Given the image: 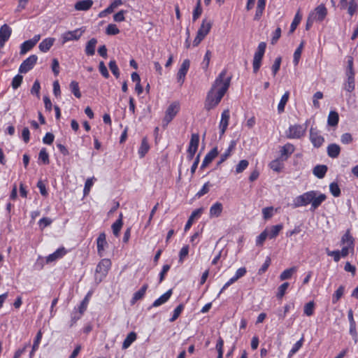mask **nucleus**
<instances>
[{
  "instance_id": "nucleus-1",
  "label": "nucleus",
  "mask_w": 358,
  "mask_h": 358,
  "mask_svg": "<svg viewBox=\"0 0 358 358\" xmlns=\"http://www.w3.org/2000/svg\"><path fill=\"white\" fill-rule=\"evenodd\" d=\"M226 74L227 71L224 69L217 77L208 92L204 104L206 110L209 111L218 105L229 89L231 77L226 78Z\"/></svg>"
},
{
  "instance_id": "nucleus-2",
  "label": "nucleus",
  "mask_w": 358,
  "mask_h": 358,
  "mask_svg": "<svg viewBox=\"0 0 358 358\" xmlns=\"http://www.w3.org/2000/svg\"><path fill=\"white\" fill-rule=\"evenodd\" d=\"M327 199L324 194L317 191H309L294 198L293 200V208H299L311 204L310 210L315 211Z\"/></svg>"
},
{
  "instance_id": "nucleus-3",
  "label": "nucleus",
  "mask_w": 358,
  "mask_h": 358,
  "mask_svg": "<svg viewBox=\"0 0 358 358\" xmlns=\"http://www.w3.org/2000/svg\"><path fill=\"white\" fill-rule=\"evenodd\" d=\"M306 131V125L294 124L290 125L286 131V137L289 139H299L304 136Z\"/></svg>"
},
{
  "instance_id": "nucleus-4",
  "label": "nucleus",
  "mask_w": 358,
  "mask_h": 358,
  "mask_svg": "<svg viewBox=\"0 0 358 358\" xmlns=\"http://www.w3.org/2000/svg\"><path fill=\"white\" fill-rule=\"evenodd\" d=\"M180 110V104L178 102H173L167 108L165 116L162 120V127H166L172 121Z\"/></svg>"
},
{
  "instance_id": "nucleus-5",
  "label": "nucleus",
  "mask_w": 358,
  "mask_h": 358,
  "mask_svg": "<svg viewBox=\"0 0 358 358\" xmlns=\"http://www.w3.org/2000/svg\"><path fill=\"white\" fill-rule=\"evenodd\" d=\"M85 29L83 27L76 29L73 31H68L62 34V44L66 43L70 41H78L82 36Z\"/></svg>"
},
{
  "instance_id": "nucleus-6",
  "label": "nucleus",
  "mask_w": 358,
  "mask_h": 358,
  "mask_svg": "<svg viewBox=\"0 0 358 358\" xmlns=\"http://www.w3.org/2000/svg\"><path fill=\"white\" fill-rule=\"evenodd\" d=\"M38 57L36 55H31L28 58L22 62L19 67V72L20 73H26L31 70L34 65L36 64Z\"/></svg>"
},
{
  "instance_id": "nucleus-7",
  "label": "nucleus",
  "mask_w": 358,
  "mask_h": 358,
  "mask_svg": "<svg viewBox=\"0 0 358 358\" xmlns=\"http://www.w3.org/2000/svg\"><path fill=\"white\" fill-rule=\"evenodd\" d=\"M110 266L111 262L109 259H103L99 262L96 268V273L101 274L99 281L106 276Z\"/></svg>"
},
{
  "instance_id": "nucleus-8",
  "label": "nucleus",
  "mask_w": 358,
  "mask_h": 358,
  "mask_svg": "<svg viewBox=\"0 0 358 358\" xmlns=\"http://www.w3.org/2000/svg\"><path fill=\"white\" fill-rule=\"evenodd\" d=\"M190 62L189 59H186L183 60L178 72L177 73V80L178 83L182 85L185 81V76L189 69Z\"/></svg>"
},
{
  "instance_id": "nucleus-9",
  "label": "nucleus",
  "mask_w": 358,
  "mask_h": 358,
  "mask_svg": "<svg viewBox=\"0 0 358 358\" xmlns=\"http://www.w3.org/2000/svg\"><path fill=\"white\" fill-rule=\"evenodd\" d=\"M310 140L315 148L320 147L324 141V138L320 134L319 131L313 127H311L310 129Z\"/></svg>"
},
{
  "instance_id": "nucleus-10",
  "label": "nucleus",
  "mask_w": 358,
  "mask_h": 358,
  "mask_svg": "<svg viewBox=\"0 0 358 358\" xmlns=\"http://www.w3.org/2000/svg\"><path fill=\"white\" fill-rule=\"evenodd\" d=\"M310 15H313L312 17L313 20L322 22L324 20L327 15V8L324 4H320L315 8V12Z\"/></svg>"
},
{
  "instance_id": "nucleus-11",
  "label": "nucleus",
  "mask_w": 358,
  "mask_h": 358,
  "mask_svg": "<svg viewBox=\"0 0 358 358\" xmlns=\"http://www.w3.org/2000/svg\"><path fill=\"white\" fill-rule=\"evenodd\" d=\"M11 28L7 25L3 24L0 28V47L2 48L5 45L6 42L9 39L11 35Z\"/></svg>"
},
{
  "instance_id": "nucleus-12",
  "label": "nucleus",
  "mask_w": 358,
  "mask_h": 358,
  "mask_svg": "<svg viewBox=\"0 0 358 358\" xmlns=\"http://www.w3.org/2000/svg\"><path fill=\"white\" fill-rule=\"evenodd\" d=\"M229 110H224L222 113L221 120L220 122V136H222L226 131V129H227L229 124Z\"/></svg>"
},
{
  "instance_id": "nucleus-13",
  "label": "nucleus",
  "mask_w": 358,
  "mask_h": 358,
  "mask_svg": "<svg viewBox=\"0 0 358 358\" xmlns=\"http://www.w3.org/2000/svg\"><path fill=\"white\" fill-rule=\"evenodd\" d=\"M218 150L217 148H213L210 152H208L205 156L202 164L200 166L201 169H205L212 161L217 156Z\"/></svg>"
},
{
  "instance_id": "nucleus-14",
  "label": "nucleus",
  "mask_w": 358,
  "mask_h": 358,
  "mask_svg": "<svg viewBox=\"0 0 358 358\" xmlns=\"http://www.w3.org/2000/svg\"><path fill=\"white\" fill-rule=\"evenodd\" d=\"M66 250L64 247L58 248L55 252L49 255L46 257V263L49 264L50 262L56 261L58 259L62 258L66 254Z\"/></svg>"
},
{
  "instance_id": "nucleus-15",
  "label": "nucleus",
  "mask_w": 358,
  "mask_h": 358,
  "mask_svg": "<svg viewBox=\"0 0 358 358\" xmlns=\"http://www.w3.org/2000/svg\"><path fill=\"white\" fill-rule=\"evenodd\" d=\"M96 245L98 254L100 257H102L104 247L108 245L105 233L103 232L99 235L96 239Z\"/></svg>"
},
{
  "instance_id": "nucleus-16",
  "label": "nucleus",
  "mask_w": 358,
  "mask_h": 358,
  "mask_svg": "<svg viewBox=\"0 0 358 358\" xmlns=\"http://www.w3.org/2000/svg\"><path fill=\"white\" fill-rule=\"evenodd\" d=\"M212 27V23L210 21L207 20L206 19L203 20L202 24L199 29L197 34L201 36L206 37V36L209 33Z\"/></svg>"
},
{
  "instance_id": "nucleus-17",
  "label": "nucleus",
  "mask_w": 358,
  "mask_h": 358,
  "mask_svg": "<svg viewBox=\"0 0 358 358\" xmlns=\"http://www.w3.org/2000/svg\"><path fill=\"white\" fill-rule=\"evenodd\" d=\"M341 245L350 246L352 248L355 246V239L350 234V230H347L346 232L342 236L341 239Z\"/></svg>"
},
{
  "instance_id": "nucleus-18",
  "label": "nucleus",
  "mask_w": 358,
  "mask_h": 358,
  "mask_svg": "<svg viewBox=\"0 0 358 358\" xmlns=\"http://www.w3.org/2000/svg\"><path fill=\"white\" fill-rule=\"evenodd\" d=\"M327 155L331 158H337L341 152V148L338 144L331 143L327 147Z\"/></svg>"
},
{
  "instance_id": "nucleus-19",
  "label": "nucleus",
  "mask_w": 358,
  "mask_h": 358,
  "mask_svg": "<svg viewBox=\"0 0 358 358\" xmlns=\"http://www.w3.org/2000/svg\"><path fill=\"white\" fill-rule=\"evenodd\" d=\"M172 294V289H169L166 292L162 294L159 298L156 299L151 306L152 307H158L165 303L171 297Z\"/></svg>"
},
{
  "instance_id": "nucleus-20",
  "label": "nucleus",
  "mask_w": 358,
  "mask_h": 358,
  "mask_svg": "<svg viewBox=\"0 0 358 358\" xmlns=\"http://www.w3.org/2000/svg\"><path fill=\"white\" fill-rule=\"evenodd\" d=\"M55 39L54 38H46L43 40L38 45L39 50L43 52H48L53 45Z\"/></svg>"
},
{
  "instance_id": "nucleus-21",
  "label": "nucleus",
  "mask_w": 358,
  "mask_h": 358,
  "mask_svg": "<svg viewBox=\"0 0 358 358\" xmlns=\"http://www.w3.org/2000/svg\"><path fill=\"white\" fill-rule=\"evenodd\" d=\"M93 5L92 0H80L76 3L75 9L77 10H87Z\"/></svg>"
},
{
  "instance_id": "nucleus-22",
  "label": "nucleus",
  "mask_w": 358,
  "mask_h": 358,
  "mask_svg": "<svg viewBox=\"0 0 358 358\" xmlns=\"http://www.w3.org/2000/svg\"><path fill=\"white\" fill-rule=\"evenodd\" d=\"M148 288V285L145 284L141 287V288L138 291L136 292L134 294L133 297L131 300V303L133 305L137 301L142 299L143 298V296H145V294Z\"/></svg>"
},
{
  "instance_id": "nucleus-23",
  "label": "nucleus",
  "mask_w": 358,
  "mask_h": 358,
  "mask_svg": "<svg viewBox=\"0 0 358 358\" xmlns=\"http://www.w3.org/2000/svg\"><path fill=\"white\" fill-rule=\"evenodd\" d=\"M202 212H203V208H201L194 210L192 213L190 217H189V219L185 226V231H187V230H189L190 229L191 226L192 225L194 218L200 217Z\"/></svg>"
},
{
  "instance_id": "nucleus-24",
  "label": "nucleus",
  "mask_w": 358,
  "mask_h": 358,
  "mask_svg": "<svg viewBox=\"0 0 358 358\" xmlns=\"http://www.w3.org/2000/svg\"><path fill=\"white\" fill-rule=\"evenodd\" d=\"M97 44V40L95 38H91L86 44L85 54L88 56H92L95 53V48Z\"/></svg>"
},
{
  "instance_id": "nucleus-25",
  "label": "nucleus",
  "mask_w": 358,
  "mask_h": 358,
  "mask_svg": "<svg viewBox=\"0 0 358 358\" xmlns=\"http://www.w3.org/2000/svg\"><path fill=\"white\" fill-rule=\"evenodd\" d=\"M236 145V142L234 141H231L229 148L226 150V151L221 155L220 160L217 162V166H220L224 162H225L227 158L231 155V151L234 149Z\"/></svg>"
},
{
  "instance_id": "nucleus-26",
  "label": "nucleus",
  "mask_w": 358,
  "mask_h": 358,
  "mask_svg": "<svg viewBox=\"0 0 358 358\" xmlns=\"http://www.w3.org/2000/svg\"><path fill=\"white\" fill-rule=\"evenodd\" d=\"M223 210V206L220 202H216L210 208V216L211 217H218L220 216Z\"/></svg>"
},
{
  "instance_id": "nucleus-27",
  "label": "nucleus",
  "mask_w": 358,
  "mask_h": 358,
  "mask_svg": "<svg viewBox=\"0 0 358 358\" xmlns=\"http://www.w3.org/2000/svg\"><path fill=\"white\" fill-rule=\"evenodd\" d=\"M327 166L326 165H317L313 170V174L318 178L321 179L325 176L327 171Z\"/></svg>"
},
{
  "instance_id": "nucleus-28",
  "label": "nucleus",
  "mask_w": 358,
  "mask_h": 358,
  "mask_svg": "<svg viewBox=\"0 0 358 358\" xmlns=\"http://www.w3.org/2000/svg\"><path fill=\"white\" fill-rule=\"evenodd\" d=\"M120 4H122L121 0H115L108 8L100 12L99 16L100 17H105L108 13L113 12L114 9Z\"/></svg>"
},
{
  "instance_id": "nucleus-29",
  "label": "nucleus",
  "mask_w": 358,
  "mask_h": 358,
  "mask_svg": "<svg viewBox=\"0 0 358 358\" xmlns=\"http://www.w3.org/2000/svg\"><path fill=\"white\" fill-rule=\"evenodd\" d=\"M122 225V214L121 213L119 218L112 224L113 233L115 236H119Z\"/></svg>"
},
{
  "instance_id": "nucleus-30",
  "label": "nucleus",
  "mask_w": 358,
  "mask_h": 358,
  "mask_svg": "<svg viewBox=\"0 0 358 358\" xmlns=\"http://www.w3.org/2000/svg\"><path fill=\"white\" fill-rule=\"evenodd\" d=\"M289 97V92L287 91L282 96L280 101L278 105V113H282L285 111V107L287 104Z\"/></svg>"
},
{
  "instance_id": "nucleus-31",
  "label": "nucleus",
  "mask_w": 358,
  "mask_h": 358,
  "mask_svg": "<svg viewBox=\"0 0 358 358\" xmlns=\"http://www.w3.org/2000/svg\"><path fill=\"white\" fill-rule=\"evenodd\" d=\"M338 121H339L338 113L334 110L330 111V113L328 115V119H327L328 125H329L331 127H335L338 124Z\"/></svg>"
},
{
  "instance_id": "nucleus-32",
  "label": "nucleus",
  "mask_w": 358,
  "mask_h": 358,
  "mask_svg": "<svg viewBox=\"0 0 358 358\" xmlns=\"http://www.w3.org/2000/svg\"><path fill=\"white\" fill-rule=\"evenodd\" d=\"M150 149V145L148 144V140L146 137H144L142 139L141 146L138 149V155L141 158L145 157V154L148 152Z\"/></svg>"
},
{
  "instance_id": "nucleus-33",
  "label": "nucleus",
  "mask_w": 358,
  "mask_h": 358,
  "mask_svg": "<svg viewBox=\"0 0 358 358\" xmlns=\"http://www.w3.org/2000/svg\"><path fill=\"white\" fill-rule=\"evenodd\" d=\"M136 334L134 331L129 333L122 343V349L128 348L136 339Z\"/></svg>"
},
{
  "instance_id": "nucleus-34",
  "label": "nucleus",
  "mask_w": 358,
  "mask_h": 358,
  "mask_svg": "<svg viewBox=\"0 0 358 358\" xmlns=\"http://www.w3.org/2000/svg\"><path fill=\"white\" fill-rule=\"evenodd\" d=\"M283 226L282 224L272 226L270 229H268V236L270 239L275 238L282 230Z\"/></svg>"
},
{
  "instance_id": "nucleus-35",
  "label": "nucleus",
  "mask_w": 358,
  "mask_h": 358,
  "mask_svg": "<svg viewBox=\"0 0 358 358\" xmlns=\"http://www.w3.org/2000/svg\"><path fill=\"white\" fill-rule=\"evenodd\" d=\"M296 270L297 268L296 266L285 269L280 275V280H285L291 278L292 275L296 271Z\"/></svg>"
},
{
  "instance_id": "nucleus-36",
  "label": "nucleus",
  "mask_w": 358,
  "mask_h": 358,
  "mask_svg": "<svg viewBox=\"0 0 358 358\" xmlns=\"http://www.w3.org/2000/svg\"><path fill=\"white\" fill-rule=\"evenodd\" d=\"M34 46L35 45L30 40L25 41L20 45V54L22 55L26 54L28 51L31 50Z\"/></svg>"
},
{
  "instance_id": "nucleus-37",
  "label": "nucleus",
  "mask_w": 358,
  "mask_h": 358,
  "mask_svg": "<svg viewBox=\"0 0 358 358\" xmlns=\"http://www.w3.org/2000/svg\"><path fill=\"white\" fill-rule=\"evenodd\" d=\"M303 46H304V42L302 41L299 45L298 46V48L295 50L294 51V59H293V63L295 66L298 65L299 62V60H300V57H301V52H302V50H303Z\"/></svg>"
},
{
  "instance_id": "nucleus-38",
  "label": "nucleus",
  "mask_w": 358,
  "mask_h": 358,
  "mask_svg": "<svg viewBox=\"0 0 358 358\" xmlns=\"http://www.w3.org/2000/svg\"><path fill=\"white\" fill-rule=\"evenodd\" d=\"M294 151V147L292 144L287 143L281 148V156H286V158Z\"/></svg>"
},
{
  "instance_id": "nucleus-39",
  "label": "nucleus",
  "mask_w": 358,
  "mask_h": 358,
  "mask_svg": "<svg viewBox=\"0 0 358 358\" xmlns=\"http://www.w3.org/2000/svg\"><path fill=\"white\" fill-rule=\"evenodd\" d=\"M70 90L76 98L81 97V93L80 92L79 85L77 81L73 80L69 85Z\"/></svg>"
},
{
  "instance_id": "nucleus-40",
  "label": "nucleus",
  "mask_w": 358,
  "mask_h": 358,
  "mask_svg": "<svg viewBox=\"0 0 358 358\" xmlns=\"http://www.w3.org/2000/svg\"><path fill=\"white\" fill-rule=\"evenodd\" d=\"M301 18H302V16L299 13V11H298L296 13L294 18L291 24L289 34H292L296 30L297 26L299 25V24L300 23V22L301 20Z\"/></svg>"
},
{
  "instance_id": "nucleus-41",
  "label": "nucleus",
  "mask_w": 358,
  "mask_h": 358,
  "mask_svg": "<svg viewBox=\"0 0 358 358\" xmlns=\"http://www.w3.org/2000/svg\"><path fill=\"white\" fill-rule=\"evenodd\" d=\"M199 143V135L198 134H192L189 144V148L197 150Z\"/></svg>"
},
{
  "instance_id": "nucleus-42",
  "label": "nucleus",
  "mask_w": 358,
  "mask_h": 358,
  "mask_svg": "<svg viewBox=\"0 0 358 358\" xmlns=\"http://www.w3.org/2000/svg\"><path fill=\"white\" fill-rule=\"evenodd\" d=\"M38 159L41 160L43 164H49L50 159H49V155L47 152V150L45 148H42L40 150L39 155H38Z\"/></svg>"
},
{
  "instance_id": "nucleus-43",
  "label": "nucleus",
  "mask_w": 358,
  "mask_h": 358,
  "mask_svg": "<svg viewBox=\"0 0 358 358\" xmlns=\"http://www.w3.org/2000/svg\"><path fill=\"white\" fill-rule=\"evenodd\" d=\"M345 290V287L343 285H341L335 292V293L333 294L332 296V303H336L341 298V296L343 295Z\"/></svg>"
},
{
  "instance_id": "nucleus-44",
  "label": "nucleus",
  "mask_w": 358,
  "mask_h": 358,
  "mask_svg": "<svg viewBox=\"0 0 358 358\" xmlns=\"http://www.w3.org/2000/svg\"><path fill=\"white\" fill-rule=\"evenodd\" d=\"M183 309H184V305L182 303L179 304L174 309L173 314L172 317L169 319V322H173L174 321H176L178 319V317L180 316L181 313L182 312Z\"/></svg>"
},
{
  "instance_id": "nucleus-45",
  "label": "nucleus",
  "mask_w": 358,
  "mask_h": 358,
  "mask_svg": "<svg viewBox=\"0 0 358 358\" xmlns=\"http://www.w3.org/2000/svg\"><path fill=\"white\" fill-rule=\"evenodd\" d=\"M266 48V44L264 42H261L257 47V50L255 53L254 57H258V58H263L265 50Z\"/></svg>"
},
{
  "instance_id": "nucleus-46",
  "label": "nucleus",
  "mask_w": 358,
  "mask_h": 358,
  "mask_svg": "<svg viewBox=\"0 0 358 358\" xmlns=\"http://www.w3.org/2000/svg\"><path fill=\"white\" fill-rule=\"evenodd\" d=\"M108 66L114 76L116 78H118L120 77V73L116 62L115 60H110L108 64Z\"/></svg>"
},
{
  "instance_id": "nucleus-47",
  "label": "nucleus",
  "mask_w": 358,
  "mask_h": 358,
  "mask_svg": "<svg viewBox=\"0 0 358 358\" xmlns=\"http://www.w3.org/2000/svg\"><path fill=\"white\" fill-rule=\"evenodd\" d=\"M315 303L313 301H309L304 306L303 312L307 316H311L314 313Z\"/></svg>"
},
{
  "instance_id": "nucleus-48",
  "label": "nucleus",
  "mask_w": 358,
  "mask_h": 358,
  "mask_svg": "<svg viewBox=\"0 0 358 358\" xmlns=\"http://www.w3.org/2000/svg\"><path fill=\"white\" fill-rule=\"evenodd\" d=\"M329 190L331 194L335 197H338L341 195V189L337 182H331L329 185Z\"/></svg>"
},
{
  "instance_id": "nucleus-49",
  "label": "nucleus",
  "mask_w": 358,
  "mask_h": 358,
  "mask_svg": "<svg viewBox=\"0 0 358 358\" xmlns=\"http://www.w3.org/2000/svg\"><path fill=\"white\" fill-rule=\"evenodd\" d=\"M202 13V8L201 6V0H198L196 7L193 11L192 20L196 21Z\"/></svg>"
},
{
  "instance_id": "nucleus-50",
  "label": "nucleus",
  "mask_w": 358,
  "mask_h": 358,
  "mask_svg": "<svg viewBox=\"0 0 358 358\" xmlns=\"http://www.w3.org/2000/svg\"><path fill=\"white\" fill-rule=\"evenodd\" d=\"M268 237V229H265L257 237L256 239V245L257 246H261L263 245L264 242L266 239V238Z\"/></svg>"
},
{
  "instance_id": "nucleus-51",
  "label": "nucleus",
  "mask_w": 358,
  "mask_h": 358,
  "mask_svg": "<svg viewBox=\"0 0 358 358\" xmlns=\"http://www.w3.org/2000/svg\"><path fill=\"white\" fill-rule=\"evenodd\" d=\"M92 293L90 292H89L87 295L85 296V297L84 298V299L82 301L80 306H79V312H80V314L82 315L84 311L86 310L87 308V306L88 304V301H89V298L90 297Z\"/></svg>"
},
{
  "instance_id": "nucleus-52",
  "label": "nucleus",
  "mask_w": 358,
  "mask_h": 358,
  "mask_svg": "<svg viewBox=\"0 0 358 358\" xmlns=\"http://www.w3.org/2000/svg\"><path fill=\"white\" fill-rule=\"evenodd\" d=\"M23 80V76L17 74L16 75L12 80L11 86L14 90H17L22 84Z\"/></svg>"
},
{
  "instance_id": "nucleus-53",
  "label": "nucleus",
  "mask_w": 358,
  "mask_h": 358,
  "mask_svg": "<svg viewBox=\"0 0 358 358\" xmlns=\"http://www.w3.org/2000/svg\"><path fill=\"white\" fill-rule=\"evenodd\" d=\"M106 33L108 35H116L120 33V29L115 24H109L106 29Z\"/></svg>"
},
{
  "instance_id": "nucleus-54",
  "label": "nucleus",
  "mask_w": 358,
  "mask_h": 358,
  "mask_svg": "<svg viewBox=\"0 0 358 358\" xmlns=\"http://www.w3.org/2000/svg\"><path fill=\"white\" fill-rule=\"evenodd\" d=\"M358 5L355 0H350L348 6V13L350 15L352 16L357 11Z\"/></svg>"
},
{
  "instance_id": "nucleus-55",
  "label": "nucleus",
  "mask_w": 358,
  "mask_h": 358,
  "mask_svg": "<svg viewBox=\"0 0 358 358\" xmlns=\"http://www.w3.org/2000/svg\"><path fill=\"white\" fill-rule=\"evenodd\" d=\"M269 166L273 171L279 172L281 171V169L282 168V164L281 163V162L279 159H277L273 160L270 163Z\"/></svg>"
},
{
  "instance_id": "nucleus-56",
  "label": "nucleus",
  "mask_w": 358,
  "mask_h": 358,
  "mask_svg": "<svg viewBox=\"0 0 358 358\" xmlns=\"http://www.w3.org/2000/svg\"><path fill=\"white\" fill-rule=\"evenodd\" d=\"M211 56H212L211 51L208 50L204 55L203 60L202 62V68L204 70H207V69L208 68Z\"/></svg>"
},
{
  "instance_id": "nucleus-57",
  "label": "nucleus",
  "mask_w": 358,
  "mask_h": 358,
  "mask_svg": "<svg viewBox=\"0 0 358 358\" xmlns=\"http://www.w3.org/2000/svg\"><path fill=\"white\" fill-rule=\"evenodd\" d=\"M303 343V337H302L299 341H298L292 347L291 350L289 352V357L292 356L295 353H296L302 347Z\"/></svg>"
},
{
  "instance_id": "nucleus-58",
  "label": "nucleus",
  "mask_w": 358,
  "mask_h": 358,
  "mask_svg": "<svg viewBox=\"0 0 358 358\" xmlns=\"http://www.w3.org/2000/svg\"><path fill=\"white\" fill-rule=\"evenodd\" d=\"M326 253L328 256L333 257L334 260L336 262H338L341 259V255L340 254V250L331 251L329 248H326Z\"/></svg>"
},
{
  "instance_id": "nucleus-59",
  "label": "nucleus",
  "mask_w": 358,
  "mask_h": 358,
  "mask_svg": "<svg viewBox=\"0 0 358 358\" xmlns=\"http://www.w3.org/2000/svg\"><path fill=\"white\" fill-rule=\"evenodd\" d=\"M248 160H241L236 167V172L238 173L243 172L248 166Z\"/></svg>"
},
{
  "instance_id": "nucleus-60",
  "label": "nucleus",
  "mask_w": 358,
  "mask_h": 358,
  "mask_svg": "<svg viewBox=\"0 0 358 358\" xmlns=\"http://www.w3.org/2000/svg\"><path fill=\"white\" fill-rule=\"evenodd\" d=\"M289 282L282 283L278 289L277 297L281 299L285 294L287 289L288 288Z\"/></svg>"
},
{
  "instance_id": "nucleus-61",
  "label": "nucleus",
  "mask_w": 358,
  "mask_h": 358,
  "mask_svg": "<svg viewBox=\"0 0 358 358\" xmlns=\"http://www.w3.org/2000/svg\"><path fill=\"white\" fill-rule=\"evenodd\" d=\"M354 251H355V246H352V248H350V246L344 245L342 248L341 250L340 251V254L342 257H345L349 255V253L353 254Z\"/></svg>"
},
{
  "instance_id": "nucleus-62",
  "label": "nucleus",
  "mask_w": 358,
  "mask_h": 358,
  "mask_svg": "<svg viewBox=\"0 0 358 358\" xmlns=\"http://www.w3.org/2000/svg\"><path fill=\"white\" fill-rule=\"evenodd\" d=\"M99 70L101 73V74L105 78H108L110 75H109V73L108 71V69L104 64L103 62H99Z\"/></svg>"
},
{
  "instance_id": "nucleus-63",
  "label": "nucleus",
  "mask_w": 358,
  "mask_h": 358,
  "mask_svg": "<svg viewBox=\"0 0 358 358\" xmlns=\"http://www.w3.org/2000/svg\"><path fill=\"white\" fill-rule=\"evenodd\" d=\"M281 61H282V59H281L280 57H278L275 59V62H274V63H273V64L272 66V68H271L272 69V72H273V74L274 76L276 75V73H278V71L280 69Z\"/></svg>"
},
{
  "instance_id": "nucleus-64",
  "label": "nucleus",
  "mask_w": 358,
  "mask_h": 358,
  "mask_svg": "<svg viewBox=\"0 0 358 358\" xmlns=\"http://www.w3.org/2000/svg\"><path fill=\"white\" fill-rule=\"evenodd\" d=\"M291 308V306L289 304H286L284 306V310H282L281 308H279L277 310V315L278 316L279 319H284L286 316V314L289 310Z\"/></svg>"
}]
</instances>
